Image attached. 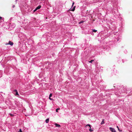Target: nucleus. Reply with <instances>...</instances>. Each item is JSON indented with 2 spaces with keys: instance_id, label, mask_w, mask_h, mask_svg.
<instances>
[{
  "instance_id": "obj_2",
  "label": "nucleus",
  "mask_w": 132,
  "mask_h": 132,
  "mask_svg": "<svg viewBox=\"0 0 132 132\" xmlns=\"http://www.w3.org/2000/svg\"><path fill=\"white\" fill-rule=\"evenodd\" d=\"M55 125L56 127H58L59 128H60L61 126L60 125L58 124L57 123H55Z\"/></svg>"
},
{
  "instance_id": "obj_4",
  "label": "nucleus",
  "mask_w": 132,
  "mask_h": 132,
  "mask_svg": "<svg viewBox=\"0 0 132 132\" xmlns=\"http://www.w3.org/2000/svg\"><path fill=\"white\" fill-rule=\"evenodd\" d=\"M41 7V6L40 5H39L38 6L36 7V9L37 10L39 9Z\"/></svg>"
},
{
  "instance_id": "obj_17",
  "label": "nucleus",
  "mask_w": 132,
  "mask_h": 132,
  "mask_svg": "<svg viewBox=\"0 0 132 132\" xmlns=\"http://www.w3.org/2000/svg\"><path fill=\"white\" fill-rule=\"evenodd\" d=\"M52 93L50 94V96H49V97H51L52 96Z\"/></svg>"
},
{
  "instance_id": "obj_21",
  "label": "nucleus",
  "mask_w": 132,
  "mask_h": 132,
  "mask_svg": "<svg viewBox=\"0 0 132 132\" xmlns=\"http://www.w3.org/2000/svg\"><path fill=\"white\" fill-rule=\"evenodd\" d=\"M2 18V17H0V20H1Z\"/></svg>"
},
{
  "instance_id": "obj_22",
  "label": "nucleus",
  "mask_w": 132,
  "mask_h": 132,
  "mask_svg": "<svg viewBox=\"0 0 132 132\" xmlns=\"http://www.w3.org/2000/svg\"><path fill=\"white\" fill-rule=\"evenodd\" d=\"M74 4V2H73V3H72V6H73V5Z\"/></svg>"
},
{
  "instance_id": "obj_15",
  "label": "nucleus",
  "mask_w": 132,
  "mask_h": 132,
  "mask_svg": "<svg viewBox=\"0 0 132 132\" xmlns=\"http://www.w3.org/2000/svg\"><path fill=\"white\" fill-rule=\"evenodd\" d=\"M60 109V108H57V109L56 110V112H57L58 111V110H59Z\"/></svg>"
},
{
  "instance_id": "obj_10",
  "label": "nucleus",
  "mask_w": 132,
  "mask_h": 132,
  "mask_svg": "<svg viewBox=\"0 0 132 132\" xmlns=\"http://www.w3.org/2000/svg\"><path fill=\"white\" fill-rule=\"evenodd\" d=\"M93 30V32H96L97 31V30H95V29H93V30Z\"/></svg>"
},
{
  "instance_id": "obj_19",
  "label": "nucleus",
  "mask_w": 132,
  "mask_h": 132,
  "mask_svg": "<svg viewBox=\"0 0 132 132\" xmlns=\"http://www.w3.org/2000/svg\"><path fill=\"white\" fill-rule=\"evenodd\" d=\"M37 10L36 9H36L35 10H34V12H35Z\"/></svg>"
},
{
  "instance_id": "obj_18",
  "label": "nucleus",
  "mask_w": 132,
  "mask_h": 132,
  "mask_svg": "<svg viewBox=\"0 0 132 132\" xmlns=\"http://www.w3.org/2000/svg\"><path fill=\"white\" fill-rule=\"evenodd\" d=\"M18 132H22V131L21 129H19V131H18Z\"/></svg>"
},
{
  "instance_id": "obj_1",
  "label": "nucleus",
  "mask_w": 132,
  "mask_h": 132,
  "mask_svg": "<svg viewBox=\"0 0 132 132\" xmlns=\"http://www.w3.org/2000/svg\"><path fill=\"white\" fill-rule=\"evenodd\" d=\"M109 129L112 132H116L115 130L112 127H110Z\"/></svg>"
},
{
  "instance_id": "obj_9",
  "label": "nucleus",
  "mask_w": 132,
  "mask_h": 132,
  "mask_svg": "<svg viewBox=\"0 0 132 132\" xmlns=\"http://www.w3.org/2000/svg\"><path fill=\"white\" fill-rule=\"evenodd\" d=\"M75 7H76L75 6H74L73 7V8L72 10V11H74L75 10Z\"/></svg>"
},
{
  "instance_id": "obj_8",
  "label": "nucleus",
  "mask_w": 132,
  "mask_h": 132,
  "mask_svg": "<svg viewBox=\"0 0 132 132\" xmlns=\"http://www.w3.org/2000/svg\"><path fill=\"white\" fill-rule=\"evenodd\" d=\"M117 128H118V130L120 132H121V131H122V130L120 129L119 128V127H118V126H117Z\"/></svg>"
},
{
  "instance_id": "obj_14",
  "label": "nucleus",
  "mask_w": 132,
  "mask_h": 132,
  "mask_svg": "<svg viewBox=\"0 0 132 132\" xmlns=\"http://www.w3.org/2000/svg\"><path fill=\"white\" fill-rule=\"evenodd\" d=\"M87 126H88L90 128H91V126L89 124H88L86 125V127Z\"/></svg>"
},
{
  "instance_id": "obj_6",
  "label": "nucleus",
  "mask_w": 132,
  "mask_h": 132,
  "mask_svg": "<svg viewBox=\"0 0 132 132\" xmlns=\"http://www.w3.org/2000/svg\"><path fill=\"white\" fill-rule=\"evenodd\" d=\"M104 119H103L102 121V122H101V125H102V124H104Z\"/></svg>"
},
{
  "instance_id": "obj_13",
  "label": "nucleus",
  "mask_w": 132,
  "mask_h": 132,
  "mask_svg": "<svg viewBox=\"0 0 132 132\" xmlns=\"http://www.w3.org/2000/svg\"><path fill=\"white\" fill-rule=\"evenodd\" d=\"M9 114L11 117H13V116H14V115L13 114H12L11 113H10Z\"/></svg>"
},
{
  "instance_id": "obj_12",
  "label": "nucleus",
  "mask_w": 132,
  "mask_h": 132,
  "mask_svg": "<svg viewBox=\"0 0 132 132\" xmlns=\"http://www.w3.org/2000/svg\"><path fill=\"white\" fill-rule=\"evenodd\" d=\"M84 22V21H80V22H79V24H81V23H83V22Z\"/></svg>"
},
{
  "instance_id": "obj_16",
  "label": "nucleus",
  "mask_w": 132,
  "mask_h": 132,
  "mask_svg": "<svg viewBox=\"0 0 132 132\" xmlns=\"http://www.w3.org/2000/svg\"><path fill=\"white\" fill-rule=\"evenodd\" d=\"M89 131H90V132H92V131H93V130H92L91 129V128H90L89 129Z\"/></svg>"
},
{
  "instance_id": "obj_20",
  "label": "nucleus",
  "mask_w": 132,
  "mask_h": 132,
  "mask_svg": "<svg viewBox=\"0 0 132 132\" xmlns=\"http://www.w3.org/2000/svg\"><path fill=\"white\" fill-rule=\"evenodd\" d=\"M50 97H49V98L50 100H52V98H51Z\"/></svg>"
},
{
  "instance_id": "obj_7",
  "label": "nucleus",
  "mask_w": 132,
  "mask_h": 132,
  "mask_svg": "<svg viewBox=\"0 0 132 132\" xmlns=\"http://www.w3.org/2000/svg\"><path fill=\"white\" fill-rule=\"evenodd\" d=\"M49 121V119H47L46 120V123H47L48 122V121Z\"/></svg>"
},
{
  "instance_id": "obj_23",
  "label": "nucleus",
  "mask_w": 132,
  "mask_h": 132,
  "mask_svg": "<svg viewBox=\"0 0 132 132\" xmlns=\"http://www.w3.org/2000/svg\"><path fill=\"white\" fill-rule=\"evenodd\" d=\"M15 7V5H13V7Z\"/></svg>"
},
{
  "instance_id": "obj_11",
  "label": "nucleus",
  "mask_w": 132,
  "mask_h": 132,
  "mask_svg": "<svg viewBox=\"0 0 132 132\" xmlns=\"http://www.w3.org/2000/svg\"><path fill=\"white\" fill-rule=\"evenodd\" d=\"M94 61V60H91L90 61H89V63H92V62H93Z\"/></svg>"
},
{
  "instance_id": "obj_3",
  "label": "nucleus",
  "mask_w": 132,
  "mask_h": 132,
  "mask_svg": "<svg viewBox=\"0 0 132 132\" xmlns=\"http://www.w3.org/2000/svg\"><path fill=\"white\" fill-rule=\"evenodd\" d=\"M13 43L11 41H9V44H10V45L12 46L13 45Z\"/></svg>"
},
{
  "instance_id": "obj_5",
  "label": "nucleus",
  "mask_w": 132,
  "mask_h": 132,
  "mask_svg": "<svg viewBox=\"0 0 132 132\" xmlns=\"http://www.w3.org/2000/svg\"><path fill=\"white\" fill-rule=\"evenodd\" d=\"M14 91H15L16 92V94H15L16 95H19V94H18V92L16 90H14Z\"/></svg>"
}]
</instances>
